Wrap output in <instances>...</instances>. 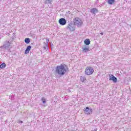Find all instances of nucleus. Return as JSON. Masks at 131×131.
Returning a JSON list of instances; mask_svg holds the SVG:
<instances>
[{"label":"nucleus","instance_id":"nucleus-17","mask_svg":"<svg viewBox=\"0 0 131 131\" xmlns=\"http://www.w3.org/2000/svg\"><path fill=\"white\" fill-rule=\"evenodd\" d=\"M5 67H6V63H3L0 65V68H1V69H4Z\"/></svg>","mask_w":131,"mask_h":131},{"label":"nucleus","instance_id":"nucleus-18","mask_svg":"<svg viewBox=\"0 0 131 131\" xmlns=\"http://www.w3.org/2000/svg\"><path fill=\"white\" fill-rule=\"evenodd\" d=\"M86 78L84 77L81 76L80 77V80L83 82L85 80H86Z\"/></svg>","mask_w":131,"mask_h":131},{"label":"nucleus","instance_id":"nucleus-16","mask_svg":"<svg viewBox=\"0 0 131 131\" xmlns=\"http://www.w3.org/2000/svg\"><path fill=\"white\" fill-rule=\"evenodd\" d=\"M53 3V0H46L45 4H52Z\"/></svg>","mask_w":131,"mask_h":131},{"label":"nucleus","instance_id":"nucleus-6","mask_svg":"<svg viewBox=\"0 0 131 131\" xmlns=\"http://www.w3.org/2000/svg\"><path fill=\"white\" fill-rule=\"evenodd\" d=\"M84 112L85 113V114H88V115H89V114H92V113L93 112V109L90 108L89 107H86L84 108Z\"/></svg>","mask_w":131,"mask_h":131},{"label":"nucleus","instance_id":"nucleus-14","mask_svg":"<svg viewBox=\"0 0 131 131\" xmlns=\"http://www.w3.org/2000/svg\"><path fill=\"white\" fill-rule=\"evenodd\" d=\"M114 2H115V0H108L107 3L112 5V4H114Z\"/></svg>","mask_w":131,"mask_h":131},{"label":"nucleus","instance_id":"nucleus-12","mask_svg":"<svg viewBox=\"0 0 131 131\" xmlns=\"http://www.w3.org/2000/svg\"><path fill=\"white\" fill-rule=\"evenodd\" d=\"M84 43L86 46H89L91 43V40L89 39H86L84 40Z\"/></svg>","mask_w":131,"mask_h":131},{"label":"nucleus","instance_id":"nucleus-10","mask_svg":"<svg viewBox=\"0 0 131 131\" xmlns=\"http://www.w3.org/2000/svg\"><path fill=\"white\" fill-rule=\"evenodd\" d=\"M31 50V46H29L27 47V49L25 50V54H29V52Z\"/></svg>","mask_w":131,"mask_h":131},{"label":"nucleus","instance_id":"nucleus-22","mask_svg":"<svg viewBox=\"0 0 131 131\" xmlns=\"http://www.w3.org/2000/svg\"><path fill=\"white\" fill-rule=\"evenodd\" d=\"M19 122H20V123H23V121H19Z\"/></svg>","mask_w":131,"mask_h":131},{"label":"nucleus","instance_id":"nucleus-15","mask_svg":"<svg viewBox=\"0 0 131 131\" xmlns=\"http://www.w3.org/2000/svg\"><path fill=\"white\" fill-rule=\"evenodd\" d=\"M25 42H26V43H29V42H30V39H29V38H26L25 39Z\"/></svg>","mask_w":131,"mask_h":131},{"label":"nucleus","instance_id":"nucleus-19","mask_svg":"<svg viewBox=\"0 0 131 131\" xmlns=\"http://www.w3.org/2000/svg\"><path fill=\"white\" fill-rule=\"evenodd\" d=\"M42 100V103H43V104H46V103H47V99H45L44 98H42L41 99Z\"/></svg>","mask_w":131,"mask_h":131},{"label":"nucleus","instance_id":"nucleus-8","mask_svg":"<svg viewBox=\"0 0 131 131\" xmlns=\"http://www.w3.org/2000/svg\"><path fill=\"white\" fill-rule=\"evenodd\" d=\"M99 10L97 8H92L90 10V13L92 14V15H95V14L98 13Z\"/></svg>","mask_w":131,"mask_h":131},{"label":"nucleus","instance_id":"nucleus-13","mask_svg":"<svg viewBox=\"0 0 131 131\" xmlns=\"http://www.w3.org/2000/svg\"><path fill=\"white\" fill-rule=\"evenodd\" d=\"M43 43L45 45V46L43 47L44 50H48L49 48V43H46V42H43Z\"/></svg>","mask_w":131,"mask_h":131},{"label":"nucleus","instance_id":"nucleus-11","mask_svg":"<svg viewBox=\"0 0 131 131\" xmlns=\"http://www.w3.org/2000/svg\"><path fill=\"white\" fill-rule=\"evenodd\" d=\"M82 49L83 50V51H84L85 52L90 51V47H89V46H86L84 48H82Z\"/></svg>","mask_w":131,"mask_h":131},{"label":"nucleus","instance_id":"nucleus-3","mask_svg":"<svg viewBox=\"0 0 131 131\" xmlns=\"http://www.w3.org/2000/svg\"><path fill=\"white\" fill-rule=\"evenodd\" d=\"M74 26V24L71 23L68 25L67 29L70 30V31H74V30H75V27Z\"/></svg>","mask_w":131,"mask_h":131},{"label":"nucleus","instance_id":"nucleus-9","mask_svg":"<svg viewBox=\"0 0 131 131\" xmlns=\"http://www.w3.org/2000/svg\"><path fill=\"white\" fill-rule=\"evenodd\" d=\"M110 80H113V82H117V78L114 75L110 76Z\"/></svg>","mask_w":131,"mask_h":131},{"label":"nucleus","instance_id":"nucleus-1","mask_svg":"<svg viewBox=\"0 0 131 131\" xmlns=\"http://www.w3.org/2000/svg\"><path fill=\"white\" fill-rule=\"evenodd\" d=\"M55 73L58 75H64L66 73V65L61 64L56 67L55 69Z\"/></svg>","mask_w":131,"mask_h":131},{"label":"nucleus","instance_id":"nucleus-4","mask_svg":"<svg viewBox=\"0 0 131 131\" xmlns=\"http://www.w3.org/2000/svg\"><path fill=\"white\" fill-rule=\"evenodd\" d=\"M11 45H12V43L10 42V41H6L5 42V44L3 46L2 48H3V49H6V50H8V49H9V48L11 47Z\"/></svg>","mask_w":131,"mask_h":131},{"label":"nucleus","instance_id":"nucleus-7","mask_svg":"<svg viewBox=\"0 0 131 131\" xmlns=\"http://www.w3.org/2000/svg\"><path fill=\"white\" fill-rule=\"evenodd\" d=\"M66 19L64 18H61L59 20V23L60 25H66Z\"/></svg>","mask_w":131,"mask_h":131},{"label":"nucleus","instance_id":"nucleus-2","mask_svg":"<svg viewBox=\"0 0 131 131\" xmlns=\"http://www.w3.org/2000/svg\"><path fill=\"white\" fill-rule=\"evenodd\" d=\"M85 73L86 75H91L94 73V69L92 67H87L85 69Z\"/></svg>","mask_w":131,"mask_h":131},{"label":"nucleus","instance_id":"nucleus-5","mask_svg":"<svg viewBox=\"0 0 131 131\" xmlns=\"http://www.w3.org/2000/svg\"><path fill=\"white\" fill-rule=\"evenodd\" d=\"M74 22V25L77 26V27H80L81 26V20H78L77 18H75Z\"/></svg>","mask_w":131,"mask_h":131},{"label":"nucleus","instance_id":"nucleus-21","mask_svg":"<svg viewBox=\"0 0 131 131\" xmlns=\"http://www.w3.org/2000/svg\"><path fill=\"white\" fill-rule=\"evenodd\" d=\"M100 34H101V35H103L104 34V33L102 32V33H100Z\"/></svg>","mask_w":131,"mask_h":131},{"label":"nucleus","instance_id":"nucleus-20","mask_svg":"<svg viewBox=\"0 0 131 131\" xmlns=\"http://www.w3.org/2000/svg\"><path fill=\"white\" fill-rule=\"evenodd\" d=\"M46 41H47V42L46 43H49V41H50V40L47 39Z\"/></svg>","mask_w":131,"mask_h":131}]
</instances>
